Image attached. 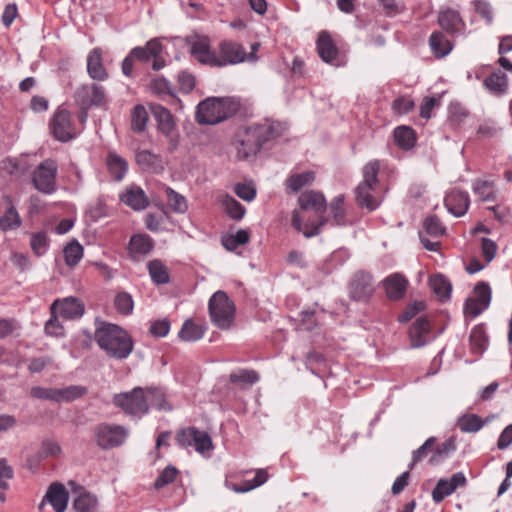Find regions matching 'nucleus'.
<instances>
[{
	"instance_id": "obj_1",
	"label": "nucleus",
	"mask_w": 512,
	"mask_h": 512,
	"mask_svg": "<svg viewBox=\"0 0 512 512\" xmlns=\"http://www.w3.org/2000/svg\"><path fill=\"white\" fill-rule=\"evenodd\" d=\"M288 129L286 122L264 119L258 123L239 128L235 136V150L238 160L255 157L264 144L282 136Z\"/></svg>"
},
{
	"instance_id": "obj_2",
	"label": "nucleus",
	"mask_w": 512,
	"mask_h": 512,
	"mask_svg": "<svg viewBox=\"0 0 512 512\" xmlns=\"http://www.w3.org/2000/svg\"><path fill=\"white\" fill-rule=\"evenodd\" d=\"M94 339L108 357L117 360L128 358L134 348V342L128 332L108 322H100L97 325Z\"/></svg>"
},
{
	"instance_id": "obj_3",
	"label": "nucleus",
	"mask_w": 512,
	"mask_h": 512,
	"mask_svg": "<svg viewBox=\"0 0 512 512\" xmlns=\"http://www.w3.org/2000/svg\"><path fill=\"white\" fill-rule=\"evenodd\" d=\"M240 108L235 97H208L198 104L196 120L199 124L215 125L236 115Z\"/></svg>"
},
{
	"instance_id": "obj_4",
	"label": "nucleus",
	"mask_w": 512,
	"mask_h": 512,
	"mask_svg": "<svg viewBox=\"0 0 512 512\" xmlns=\"http://www.w3.org/2000/svg\"><path fill=\"white\" fill-rule=\"evenodd\" d=\"M381 163L374 159L366 163L362 168L363 180L355 189L356 202L360 207H365L370 211L379 207L382 199L377 194L378 174Z\"/></svg>"
},
{
	"instance_id": "obj_5",
	"label": "nucleus",
	"mask_w": 512,
	"mask_h": 512,
	"mask_svg": "<svg viewBox=\"0 0 512 512\" xmlns=\"http://www.w3.org/2000/svg\"><path fill=\"white\" fill-rule=\"evenodd\" d=\"M299 204L304 211H313L318 220L316 222H306L303 235L306 238H311L320 233L322 226H324L328 219L324 216L327 205L323 194L315 191H306L299 197Z\"/></svg>"
},
{
	"instance_id": "obj_6",
	"label": "nucleus",
	"mask_w": 512,
	"mask_h": 512,
	"mask_svg": "<svg viewBox=\"0 0 512 512\" xmlns=\"http://www.w3.org/2000/svg\"><path fill=\"white\" fill-rule=\"evenodd\" d=\"M112 403L132 419H141L149 412L145 390L135 387L131 391L114 394Z\"/></svg>"
},
{
	"instance_id": "obj_7",
	"label": "nucleus",
	"mask_w": 512,
	"mask_h": 512,
	"mask_svg": "<svg viewBox=\"0 0 512 512\" xmlns=\"http://www.w3.org/2000/svg\"><path fill=\"white\" fill-rule=\"evenodd\" d=\"M212 323L221 330H228L235 316V305L224 291L215 292L208 303Z\"/></svg>"
},
{
	"instance_id": "obj_8",
	"label": "nucleus",
	"mask_w": 512,
	"mask_h": 512,
	"mask_svg": "<svg viewBox=\"0 0 512 512\" xmlns=\"http://www.w3.org/2000/svg\"><path fill=\"white\" fill-rule=\"evenodd\" d=\"M94 435L97 445L108 450L123 445L129 430L118 424L100 423L94 428Z\"/></svg>"
},
{
	"instance_id": "obj_9",
	"label": "nucleus",
	"mask_w": 512,
	"mask_h": 512,
	"mask_svg": "<svg viewBox=\"0 0 512 512\" xmlns=\"http://www.w3.org/2000/svg\"><path fill=\"white\" fill-rule=\"evenodd\" d=\"M74 97L82 109L104 107L108 103L104 86L97 83L81 85L75 91Z\"/></svg>"
},
{
	"instance_id": "obj_10",
	"label": "nucleus",
	"mask_w": 512,
	"mask_h": 512,
	"mask_svg": "<svg viewBox=\"0 0 512 512\" xmlns=\"http://www.w3.org/2000/svg\"><path fill=\"white\" fill-rule=\"evenodd\" d=\"M53 137L60 142H68L77 136L71 120V113L66 109H57L49 122Z\"/></svg>"
},
{
	"instance_id": "obj_11",
	"label": "nucleus",
	"mask_w": 512,
	"mask_h": 512,
	"mask_svg": "<svg viewBox=\"0 0 512 512\" xmlns=\"http://www.w3.org/2000/svg\"><path fill=\"white\" fill-rule=\"evenodd\" d=\"M176 441L182 447L194 446L195 450L200 454L210 451L213 448L209 434L196 427H188L180 430L176 435Z\"/></svg>"
},
{
	"instance_id": "obj_12",
	"label": "nucleus",
	"mask_w": 512,
	"mask_h": 512,
	"mask_svg": "<svg viewBox=\"0 0 512 512\" xmlns=\"http://www.w3.org/2000/svg\"><path fill=\"white\" fill-rule=\"evenodd\" d=\"M216 67H225L246 62L247 52L244 46L232 40H222L216 54Z\"/></svg>"
},
{
	"instance_id": "obj_13",
	"label": "nucleus",
	"mask_w": 512,
	"mask_h": 512,
	"mask_svg": "<svg viewBox=\"0 0 512 512\" xmlns=\"http://www.w3.org/2000/svg\"><path fill=\"white\" fill-rule=\"evenodd\" d=\"M57 163L52 159H46L35 169L32 182L37 190L50 194L55 190Z\"/></svg>"
},
{
	"instance_id": "obj_14",
	"label": "nucleus",
	"mask_w": 512,
	"mask_h": 512,
	"mask_svg": "<svg viewBox=\"0 0 512 512\" xmlns=\"http://www.w3.org/2000/svg\"><path fill=\"white\" fill-rule=\"evenodd\" d=\"M191 56L200 64L216 67V53L211 49L210 40L205 36L186 38Z\"/></svg>"
},
{
	"instance_id": "obj_15",
	"label": "nucleus",
	"mask_w": 512,
	"mask_h": 512,
	"mask_svg": "<svg viewBox=\"0 0 512 512\" xmlns=\"http://www.w3.org/2000/svg\"><path fill=\"white\" fill-rule=\"evenodd\" d=\"M445 232L446 228L437 216H428L423 222V229L419 231V239L426 250L436 252L440 248V242L431 241L428 237L439 238L443 236Z\"/></svg>"
},
{
	"instance_id": "obj_16",
	"label": "nucleus",
	"mask_w": 512,
	"mask_h": 512,
	"mask_svg": "<svg viewBox=\"0 0 512 512\" xmlns=\"http://www.w3.org/2000/svg\"><path fill=\"white\" fill-rule=\"evenodd\" d=\"M316 50L320 59L332 66H340V51L327 31H321L316 40Z\"/></svg>"
},
{
	"instance_id": "obj_17",
	"label": "nucleus",
	"mask_w": 512,
	"mask_h": 512,
	"mask_svg": "<svg viewBox=\"0 0 512 512\" xmlns=\"http://www.w3.org/2000/svg\"><path fill=\"white\" fill-rule=\"evenodd\" d=\"M374 293L373 279L369 273L359 271L349 284L350 298L355 301H368Z\"/></svg>"
},
{
	"instance_id": "obj_18",
	"label": "nucleus",
	"mask_w": 512,
	"mask_h": 512,
	"mask_svg": "<svg viewBox=\"0 0 512 512\" xmlns=\"http://www.w3.org/2000/svg\"><path fill=\"white\" fill-rule=\"evenodd\" d=\"M50 310H57V314L64 319L77 320L84 315L85 305L79 298L69 296L54 300Z\"/></svg>"
},
{
	"instance_id": "obj_19",
	"label": "nucleus",
	"mask_w": 512,
	"mask_h": 512,
	"mask_svg": "<svg viewBox=\"0 0 512 512\" xmlns=\"http://www.w3.org/2000/svg\"><path fill=\"white\" fill-rule=\"evenodd\" d=\"M119 200L124 205L135 211L146 209L149 204V198L144 190L137 185H130L119 195Z\"/></svg>"
},
{
	"instance_id": "obj_20",
	"label": "nucleus",
	"mask_w": 512,
	"mask_h": 512,
	"mask_svg": "<svg viewBox=\"0 0 512 512\" xmlns=\"http://www.w3.org/2000/svg\"><path fill=\"white\" fill-rule=\"evenodd\" d=\"M87 73L95 81H105L109 73L103 63V51L101 48H93L87 56Z\"/></svg>"
},
{
	"instance_id": "obj_21",
	"label": "nucleus",
	"mask_w": 512,
	"mask_h": 512,
	"mask_svg": "<svg viewBox=\"0 0 512 512\" xmlns=\"http://www.w3.org/2000/svg\"><path fill=\"white\" fill-rule=\"evenodd\" d=\"M382 285L388 299L397 301L404 297L408 287V280L400 273H393L382 281Z\"/></svg>"
},
{
	"instance_id": "obj_22",
	"label": "nucleus",
	"mask_w": 512,
	"mask_h": 512,
	"mask_svg": "<svg viewBox=\"0 0 512 512\" xmlns=\"http://www.w3.org/2000/svg\"><path fill=\"white\" fill-rule=\"evenodd\" d=\"M469 203L468 193L457 189L450 191L444 199L447 210L456 217H461L467 212Z\"/></svg>"
},
{
	"instance_id": "obj_23",
	"label": "nucleus",
	"mask_w": 512,
	"mask_h": 512,
	"mask_svg": "<svg viewBox=\"0 0 512 512\" xmlns=\"http://www.w3.org/2000/svg\"><path fill=\"white\" fill-rule=\"evenodd\" d=\"M69 495L64 485L59 482L52 483L44 496L51 504L55 512H65L68 504Z\"/></svg>"
},
{
	"instance_id": "obj_24",
	"label": "nucleus",
	"mask_w": 512,
	"mask_h": 512,
	"mask_svg": "<svg viewBox=\"0 0 512 512\" xmlns=\"http://www.w3.org/2000/svg\"><path fill=\"white\" fill-rule=\"evenodd\" d=\"M269 478L266 469H256L255 477L252 480H244L241 484H235L228 479L225 480V487L235 493H246L262 486Z\"/></svg>"
},
{
	"instance_id": "obj_25",
	"label": "nucleus",
	"mask_w": 512,
	"mask_h": 512,
	"mask_svg": "<svg viewBox=\"0 0 512 512\" xmlns=\"http://www.w3.org/2000/svg\"><path fill=\"white\" fill-rule=\"evenodd\" d=\"M431 325L426 317H419L412 324L409 330L411 346L419 348L427 343V337L430 333Z\"/></svg>"
},
{
	"instance_id": "obj_26",
	"label": "nucleus",
	"mask_w": 512,
	"mask_h": 512,
	"mask_svg": "<svg viewBox=\"0 0 512 512\" xmlns=\"http://www.w3.org/2000/svg\"><path fill=\"white\" fill-rule=\"evenodd\" d=\"M151 110L157 121L159 130L166 136H170L175 128V122L171 112L159 104H153Z\"/></svg>"
},
{
	"instance_id": "obj_27",
	"label": "nucleus",
	"mask_w": 512,
	"mask_h": 512,
	"mask_svg": "<svg viewBox=\"0 0 512 512\" xmlns=\"http://www.w3.org/2000/svg\"><path fill=\"white\" fill-rule=\"evenodd\" d=\"M439 25L448 33L454 34L462 31L464 22L459 13L453 9H446L438 15Z\"/></svg>"
},
{
	"instance_id": "obj_28",
	"label": "nucleus",
	"mask_w": 512,
	"mask_h": 512,
	"mask_svg": "<svg viewBox=\"0 0 512 512\" xmlns=\"http://www.w3.org/2000/svg\"><path fill=\"white\" fill-rule=\"evenodd\" d=\"M163 50V45L160 40L157 38H153L149 40L144 46L134 47L130 53L132 56L141 61V62H149L152 57H156L160 55Z\"/></svg>"
},
{
	"instance_id": "obj_29",
	"label": "nucleus",
	"mask_w": 512,
	"mask_h": 512,
	"mask_svg": "<svg viewBox=\"0 0 512 512\" xmlns=\"http://www.w3.org/2000/svg\"><path fill=\"white\" fill-rule=\"evenodd\" d=\"M145 390V398L149 408L152 407L159 411L170 412L173 406L168 402L165 392L160 388L147 387Z\"/></svg>"
},
{
	"instance_id": "obj_30",
	"label": "nucleus",
	"mask_w": 512,
	"mask_h": 512,
	"mask_svg": "<svg viewBox=\"0 0 512 512\" xmlns=\"http://www.w3.org/2000/svg\"><path fill=\"white\" fill-rule=\"evenodd\" d=\"M136 162L144 171L158 173L163 170L161 158L149 150H141L136 154Z\"/></svg>"
},
{
	"instance_id": "obj_31",
	"label": "nucleus",
	"mask_w": 512,
	"mask_h": 512,
	"mask_svg": "<svg viewBox=\"0 0 512 512\" xmlns=\"http://www.w3.org/2000/svg\"><path fill=\"white\" fill-rule=\"evenodd\" d=\"M483 84L489 92L497 96L504 95L508 90L507 75L500 70H497L488 76L484 80Z\"/></svg>"
},
{
	"instance_id": "obj_32",
	"label": "nucleus",
	"mask_w": 512,
	"mask_h": 512,
	"mask_svg": "<svg viewBox=\"0 0 512 512\" xmlns=\"http://www.w3.org/2000/svg\"><path fill=\"white\" fill-rule=\"evenodd\" d=\"M106 165L109 171V174L115 181H121L127 173L128 163L124 158L116 154L115 152H110L106 158Z\"/></svg>"
},
{
	"instance_id": "obj_33",
	"label": "nucleus",
	"mask_w": 512,
	"mask_h": 512,
	"mask_svg": "<svg viewBox=\"0 0 512 512\" xmlns=\"http://www.w3.org/2000/svg\"><path fill=\"white\" fill-rule=\"evenodd\" d=\"M469 340L472 353L482 354L489 344V338L484 325L479 324L473 327Z\"/></svg>"
},
{
	"instance_id": "obj_34",
	"label": "nucleus",
	"mask_w": 512,
	"mask_h": 512,
	"mask_svg": "<svg viewBox=\"0 0 512 512\" xmlns=\"http://www.w3.org/2000/svg\"><path fill=\"white\" fill-rule=\"evenodd\" d=\"M429 46L436 58H443L452 50L451 42L441 33L433 32L429 38Z\"/></svg>"
},
{
	"instance_id": "obj_35",
	"label": "nucleus",
	"mask_w": 512,
	"mask_h": 512,
	"mask_svg": "<svg viewBox=\"0 0 512 512\" xmlns=\"http://www.w3.org/2000/svg\"><path fill=\"white\" fill-rule=\"evenodd\" d=\"M205 331L204 326L195 323L191 319H187L178 332V337L185 342H194L200 340L204 336Z\"/></svg>"
},
{
	"instance_id": "obj_36",
	"label": "nucleus",
	"mask_w": 512,
	"mask_h": 512,
	"mask_svg": "<svg viewBox=\"0 0 512 512\" xmlns=\"http://www.w3.org/2000/svg\"><path fill=\"white\" fill-rule=\"evenodd\" d=\"M154 247V242L149 235L136 234L133 235L129 242V251L134 255H147Z\"/></svg>"
},
{
	"instance_id": "obj_37",
	"label": "nucleus",
	"mask_w": 512,
	"mask_h": 512,
	"mask_svg": "<svg viewBox=\"0 0 512 512\" xmlns=\"http://www.w3.org/2000/svg\"><path fill=\"white\" fill-rule=\"evenodd\" d=\"M219 202L231 219L240 221L244 217L245 207L232 196L224 194L219 198Z\"/></svg>"
},
{
	"instance_id": "obj_38",
	"label": "nucleus",
	"mask_w": 512,
	"mask_h": 512,
	"mask_svg": "<svg viewBox=\"0 0 512 512\" xmlns=\"http://www.w3.org/2000/svg\"><path fill=\"white\" fill-rule=\"evenodd\" d=\"M315 180V173L313 171H306L303 173H296L290 175L286 180L287 189L296 193L303 187L312 184Z\"/></svg>"
},
{
	"instance_id": "obj_39",
	"label": "nucleus",
	"mask_w": 512,
	"mask_h": 512,
	"mask_svg": "<svg viewBox=\"0 0 512 512\" xmlns=\"http://www.w3.org/2000/svg\"><path fill=\"white\" fill-rule=\"evenodd\" d=\"M394 139L396 144L404 150L413 148L416 143L414 130L407 126H399L395 128Z\"/></svg>"
},
{
	"instance_id": "obj_40",
	"label": "nucleus",
	"mask_w": 512,
	"mask_h": 512,
	"mask_svg": "<svg viewBox=\"0 0 512 512\" xmlns=\"http://www.w3.org/2000/svg\"><path fill=\"white\" fill-rule=\"evenodd\" d=\"M148 272L152 281L157 285L167 284L170 280L169 271L160 260H152L148 263Z\"/></svg>"
},
{
	"instance_id": "obj_41",
	"label": "nucleus",
	"mask_w": 512,
	"mask_h": 512,
	"mask_svg": "<svg viewBox=\"0 0 512 512\" xmlns=\"http://www.w3.org/2000/svg\"><path fill=\"white\" fill-rule=\"evenodd\" d=\"M249 239V232L245 229H240L235 234L222 236L221 243L226 250L235 251L239 246L247 244Z\"/></svg>"
},
{
	"instance_id": "obj_42",
	"label": "nucleus",
	"mask_w": 512,
	"mask_h": 512,
	"mask_svg": "<svg viewBox=\"0 0 512 512\" xmlns=\"http://www.w3.org/2000/svg\"><path fill=\"white\" fill-rule=\"evenodd\" d=\"M76 512H100L97 498L90 493H82L73 501Z\"/></svg>"
},
{
	"instance_id": "obj_43",
	"label": "nucleus",
	"mask_w": 512,
	"mask_h": 512,
	"mask_svg": "<svg viewBox=\"0 0 512 512\" xmlns=\"http://www.w3.org/2000/svg\"><path fill=\"white\" fill-rule=\"evenodd\" d=\"M229 380L233 384L249 387L258 382L259 375L254 370L239 369L230 374Z\"/></svg>"
},
{
	"instance_id": "obj_44",
	"label": "nucleus",
	"mask_w": 512,
	"mask_h": 512,
	"mask_svg": "<svg viewBox=\"0 0 512 512\" xmlns=\"http://www.w3.org/2000/svg\"><path fill=\"white\" fill-rule=\"evenodd\" d=\"M21 224V217L14 206H10L0 218V230L4 232L16 230Z\"/></svg>"
},
{
	"instance_id": "obj_45",
	"label": "nucleus",
	"mask_w": 512,
	"mask_h": 512,
	"mask_svg": "<svg viewBox=\"0 0 512 512\" xmlns=\"http://www.w3.org/2000/svg\"><path fill=\"white\" fill-rule=\"evenodd\" d=\"M63 253L66 265L75 267L83 257V247L78 241L74 240L65 246Z\"/></svg>"
},
{
	"instance_id": "obj_46",
	"label": "nucleus",
	"mask_w": 512,
	"mask_h": 512,
	"mask_svg": "<svg viewBox=\"0 0 512 512\" xmlns=\"http://www.w3.org/2000/svg\"><path fill=\"white\" fill-rule=\"evenodd\" d=\"M484 424L485 422L476 414L463 415L457 421L459 429L466 433L477 432Z\"/></svg>"
},
{
	"instance_id": "obj_47",
	"label": "nucleus",
	"mask_w": 512,
	"mask_h": 512,
	"mask_svg": "<svg viewBox=\"0 0 512 512\" xmlns=\"http://www.w3.org/2000/svg\"><path fill=\"white\" fill-rule=\"evenodd\" d=\"M148 113L143 105H136L131 112V129L134 132H143L148 122Z\"/></svg>"
},
{
	"instance_id": "obj_48",
	"label": "nucleus",
	"mask_w": 512,
	"mask_h": 512,
	"mask_svg": "<svg viewBox=\"0 0 512 512\" xmlns=\"http://www.w3.org/2000/svg\"><path fill=\"white\" fill-rule=\"evenodd\" d=\"M472 189L481 201H493L495 199L494 183L491 181L476 180Z\"/></svg>"
},
{
	"instance_id": "obj_49",
	"label": "nucleus",
	"mask_w": 512,
	"mask_h": 512,
	"mask_svg": "<svg viewBox=\"0 0 512 512\" xmlns=\"http://www.w3.org/2000/svg\"><path fill=\"white\" fill-rule=\"evenodd\" d=\"M456 450L455 439L450 437L445 442L440 444L434 451L429 459L430 464L436 465L442 462L449 454Z\"/></svg>"
},
{
	"instance_id": "obj_50",
	"label": "nucleus",
	"mask_w": 512,
	"mask_h": 512,
	"mask_svg": "<svg viewBox=\"0 0 512 512\" xmlns=\"http://www.w3.org/2000/svg\"><path fill=\"white\" fill-rule=\"evenodd\" d=\"M430 285L434 293L441 299H448L451 294L452 286L447 278L437 275L430 279Z\"/></svg>"
},
{
	"instance_id": "obj_51",
	"label": "nucleus",
	"mask_w": 512,
	"mask_h": 512,
	"mask_svg": "<svg viewBox=\"0 0 512 512\" xmlns=\"http://www.w3.org/2000/svg\"><path fill=\"white\" fill-rule=\"evenodd\" d=\"M44 332L47 336L56 338L65 336V329L58 320L57 310H50V318L44 325Z\"/></svg>"
},
{
	"instance_id": "obj_52",
	"label": "nucleus",
	"mask_w": 512,
	"mask_h": 512,
	"mask_svg": "<svg viewBox=\"0 0 512 512\" xmlns=\"http://www.w3.org/2000/svg\"><path fill=\"white\" fill-rule=\"evenodd\" d=\"M87 393V389L81 385H71L58 389V402H71L81 398Z\"/></svg>"
},
{
	"instance_id": "obj_53",
	"label": "nucleus",
	"mask_w": 512,
	"mask_h": 512,
	"mask_svg": "<svg viewBox=\"0 0 512 512\" xmlns=\"http://www.w3.org/2000/svg\"><path fill=\"white\" fill-rule=\"evenodd\" d=\"M30 247L37 257L44 255L49 248V240L46 233H32L30 238Z\"/></svg>"
},
{
	"instance_id": "obj_54",
	"label": "nucleus",
	"mask_w": 512,
	"mask_h": 512,
	"mask_svg": "<svg viewBox=\"0 0 512 512\" xmlns=\"http://www.w3.org/2000/svg\"><path fill=\"white\" fill-rule=\"evenodd\" d=\"M151 91L159 96H171L177 101L172 84L163 77H157L150 84Z\"/></svg>"
},
{
	"instance_id": "obj_55",
	"label": "nucleus",
	"mask_w": 512,
	"mask_h": 512,
	"mask_svg": "<svg viewBox=\"0 0 512 512\" xmlns=\"http://www.w3.org/2000/svg\"><path fill=\"white\" fill-rule=\"evenodd\" d=\"M330 211L333 215V223L338 226L346 225L344 210V197L339 195L335 197L330 204Z\"/></svg>"
},
{
	"instance_id": "obj_56",
	"label": "nucleus",
	"mask_w": 512,
	"mask_h": 512,
	"mask_svg": "<svg viewBox=\"0 0 512 512\" xmlns=\"http://www.w3.org/2000/svg\"><path fill=\"white\" fill-rule=\"evenodd\" d=\"M114 305L116 310L123 315H130L133 312L134 302L132 296L127 292H120L115 296Z\"/></svg>"
},
{
	"instance_id": "obj_57",
	"label": "nucleus",
	"mask_w": 512,
	"mask_h": 512,
	"mask_svg": "<svg viewBox=\"0 0 512 512\" xmlns=\"http://www.w3.org/2000/svg\"><path fill=\"white\" fill-rule=\"evenodd\" d=\"M168 203L177 213H185L188 209L187 201L184 196L174 191L172 188L166 189Z\"/></svg>"
},
{
	"instance_id": "obj_58",
	"label": "nucleus",
	"mask_w": 512,
	"mask_h": 512,
	"mask_svg": "<svg viewBox=\"0 0 512 512\" xmlns=\"http://www.w3.org/2000/svg\"><path fill=\"white\" fill-rule=\"evenodd\" d=\"M454 491L448 479H440L432 491V498L435 503H440Z\"/></svg>"
},
{
	"instance_id": "obj_59",
	"label": "nucleus",
	"mask_w": 512,
	"mask_h": 512,
	"mask_svg": "<svg viewBox=\"0 0 512 512\" xmlns=\"http://www.w3.org/2000/svg\"><path fill=\"white\" fill-rule=\"evenodd\" d=\"M61 452V448L59 444L53 440H44L41 444V447L36 455V460L40 461L41 459H45L48 457L57 456Z\"/></svg>"
},
{
	"instance_id": "obj_60",
	"label": "nucleus",
	"mask_w": 512,
	"mask_h": 512,
	"mask_svg": "<svg viewBox=\"0 0 512 512\" xmlns=\"http://www.w3.org/2000/svg\"><path fill=\"white\" fill-rule=\"evenodd\" d=\"M177 474L178 470L176 469V467L168 465L155 480L154 487L156 489H160L168 484H171L172 482H174Z\"/></svg>"
},
{
	"instance_id": "obj_61",
	"label": "nucleus",
	"mask_w": 512,
	"mask_h": 512,
	"mask_svg": "<svg viewBox=\"0 0 512 512\" xmlns=\"http://www.w3.org/2000/svg\"><path fill=\"white\" fill-rule=\"evenodd\" d=\"M415 103L413 99L408 96L397 97L392 102V110L398 115H405L413 110Z\"/></svg>"
},
{
	"instance_id": "obj_62",
	"label": "nucleus",
	"mask_w": 512,
	"mask_h": 512,
	"mask_svg": "<svg viewBox=\"0 0 512 512\" xmlns=\"http://www.w3.org/2000/svg\"><path fill=\"white\" fill-rule=\"evenodd\" d=\"M435 443L436 438L430 437L417 450L413 452L412 462L409 465L410 470L413 469L416 463L420 462L423 458L427 456L428 451L432 449Z\"/></svg>"
},
{
	"instance_id": "obj_63",
	"label": "nucleus",
	"mask_w": 512,
	"mask_h": 512,
	"mask_svg": "<svg viewBox=\"0 0 512 512\" xmlns=\"http://www.w3.org/2000/svg\"><path fill=\"white\" fill-rule=\"evenodd\" d=\"M33 398L58 402V388L33 387L30 391Z\"/></svg>"
},
{
	"instance_id": "obj_64",
	"label": "nucleus",
	"mask_w": 512,
	"mask_h": 512,
	"mask_svg": "<svg viewBox=\"0 0 512 512\" xmlns=\"http://www.w3.org/2000/svg\"><path fill=\"white\" fill-rule=\"evenodd\" d=\"M474 293V299H477L478 301L482 302L483 305L489 307L491 302V288L488 283L483 281L477 283L474 288Z\"/></svg>"
}]
</instances>
